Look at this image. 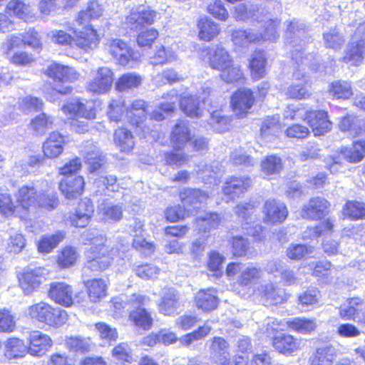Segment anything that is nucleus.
<instances>
[{
    "label": "nucleus",
    "mask_w": 365,
    "mask_h": 365,
    "mask_svg": "<svg viewBox=\"0 0 365 365\" xmlns=\"http://www.w3.org/2000/svg\"><path fill=\"white\" fill-rule=\"evenodd\" d=\"M256 102L255 92L251 88L242 87L235 90L230 96V107L236 119H243L252 113Z\"/></svg>",
    "instance_id": "nucleus-12"
},
{
    "label": "nucleus",
    "mask_w": 365,
    "mask_h": 365,
    "mask_svg": "<svg viewBox=\"0 0 365 365\" xmlns=\"http://www.w3.org/2000/svg\"><path fill=\"white\" fill-rule=\"evenodd\" d=\"M179 299L178 292L174 289H169L158 304L159 312L167 317L174 316L179 307Z\"/></svg>",
    "instance_id": "nucleus-37"
},
{
    "label": "nucleus",
    "mask_w": 365,
    "mask_h": 365,
    "mask_svg": "<svg viewBox=\"0 0 365 365\" xmlns=\"http://www.w3.org/2000/svg\"><path fill=\"white\" fill-rule=\"evenodd\" d=\"M107 50L117 63L126 66L135 60V52L129 43L120 38H111L106 43Z\"/></svg>",
    "instance_id": "nucleus-18"
},
{
    "label": "nucleus",
    "mask_w": 365,
    "mask_h": 365,
    "mask_svg": "<svg viewBox=\"0 0 365 365\" xmlns=\"http://www.w3.org/2000/svg\"><path fill=\"white\" fill-rule=\"evenodd\" d=\"M28 315L33 320L55 328L65 324L68 318L65 310L56 309L42 301L29 306Z\"/></svg>",
    "instance_id": "nucleus-9"
},
{
    "label": "nucleus",
    "mask_w": 365,
    "mask_h": 365,
    "mask_svg": "<svg viewBox=\"0 0 365 365\" xmlns=\"http://www.w3.org/2000/svg\"><path fill=\"white\" fill-rule=\"evenodd\" d=\"M232 255L234 258H243L247 256L250 250L249 241L240 235H235L229 240Z\"/></svg>",
    "instance_id": "nucleus-55"
},
{
    "label": "nucleus",
    "mask_w": 365,
    "mask_h": 365,
    "mask_svg": "<svg viewBox=\"0 0 365 365\" xmlns=\"http://www.w3.org/2000/svg\"><path fill=\"white\" fill-rule=\"evenodd\" d=\"M158 14V11L150 6H139L129 12L125 17V24L131 30L137 31L154 24Z\"/></svg>",
    "instance_id": "nucleus-15"
},
{
    "label": "nucleus",
    "mask_w": 365,
    "mask_h": 365,
    "mask_svg": "<svg viewBox=\"0 0 365 365\" xmlns=\"http://www.w3.org/2000/svg\"><path fill=\"white\" fill-rule=\"evenodd\" d=\"M252 186V179L250 176L232 175L228 178L222 187L224 195L233 200L236 196L247 192Z\"/></svg>",
    "instance_id": "nucleus-24"
},
{
    "label": "nucleus",
    "mask_w": 365,
    "mask_h": 365,
    "mask_svg": "<svg viewBox=\"0 0 365 365\" xmlns=\"http://www.w3.org/2000/svg\"><path fill=\"white\" fill-rule=\"evenodd\" d=\"M336 356L332 345L317 347L309 359V365H333Z\"/></svg>",
    "instance_id": "nucleus-42"
},
{
    "label": "nucleus",
    "mask_w": 365,
    "mask_h": 365,
    "mask_svg": "<svg viewBox=\"0 0 365 365\" xmlns=\"http://www.w3.org/2000/svg\"><path fill=\"white\" fill-rule=\"evenodd\" d=\"M91 240V246L85 252V267L91 272H103L113 262L112 250L107 245L105 235H96Z\"/></svg>",
    "instance_id": "nucleus-4"
},
{
    "label": "nucleus",
    "mask_w": 365,
    "mask_h": 365,
    "mask_svg": "<svg viewBox=\"0 0 365 365\" xmlns=\"http://www.w3.org/2000/svg\"><path fill=\"white\" fill-rule=\"evenodd\" d=\"M225 261V257L219 252L212 250L209 252L207 260V269L212 272L216 277L222 276V265Z\"/></svg>",
    "instance_id": "nucleus-59"
},
{
    "label": "nucleus",
    "mask_w": 365,
    "mask_h": 365,
    "mask_svg": "<svg viewBox=\"0 0 365 365\" xmlns=\"http://www.w3.org/2000/svg\"><path fill=\"white\" fill-rule=\"evenodd\" d=\"M274 323L268 324L265 329L267 336H270V344L274 351L284 356H297L303 349V339L289 333L278 334Z\"/></svg>",
    "instance_id": "nucleus-8"
},
{
    "label": "nucleus",
    "mask_w": 365,
    "mask_h": 365,
    "mask_svg": "<svg viewBox=\"0 0 365 365\" xmlns=\"http://www.w3.org/2000/svg\"><path fill=\"white\" fill-rule=\"evenodd\" d=\"M66 237L64 231L58 230L51 235H43L37 243L38 251L42 254L51 252Z\"/></svg>",
    "instance_id": "nucleus-46"
},
{
    "label": "nucleus",
    "mask_w": 365,
    "mask_h": 365,
    "mask_svg": "<svg viewBox=\"0 0 365 365\" xmlns=\"http://www.w3.org/2000/svg\"><path fill=\"white\" fill-rule=\"evenodd\" d=\"M344 219L356 221L365 219V204L357 200H347L341 210Z\"/></svg>",
    "instance_id": "nucleus-50"
},
{
    "label": "nucleus",
    "mask_w": 365,
    "mask_h": 365,
    "mask_svg": "<svg viewBox=\"0 0 365 365\" xmlns=\"http://www.w3.org/2000/svg\"><path fill=\"white\" fill-rule=\"evenodd\" d=\"M19 286L25 294L36 291L46 281V274L43 267H25L16 274Z\"/></svg>",
    "instance_id": "nucleus-13"
},
{
    "label": "nucleus",
    "mask_w": 365,
    "mask_h": 365,
    "mask_svg": "<svg viewBox=\"0 0 365 365\" xmlns=\"http://www.w3.org/2000/svg\"><path fill=\"white\" fill-rule=\"evenodd\" d=\"M331 206V202L325 197L314 196L302 205L300 215L304 220L317 221L330 212Z\"/></svg>",
    "instance_id": "nucleus-14"
},
{
    "label": "nucleus",
    "mask_w": 365,
    "mask_h": 365,
    "mask_svg": "<svg viewBox=\"0 0 365 365\" xmlns=\"http://www.w3.org/2000/svg\"><path fill=\"white\" fill-rule=\"evenodd\" d=\"M282 168V160L276 155H267L261 162V171L267 176L279 173Z\"/></svg>",
    "instance_id": "nucleus-57"
},
{
    "label": "nucleus",
    "mask_w": 365,
    "mask_h": 365,
    "mask_svg": "<svg viewBox=\"0 0 365 365\" xmlns=\"http://www.w3.org/2000/svg\"><path fill=\"white\" fill-rule=\"evenodd\" d=\"M111 356L119 365H131L135 362L133 350L125 342H120L114 346L111 350Z\"/></svg>",
    "instance_id": "nucleus-49"
},
{
    "label": "nucleus",
    "mask_w": 365,
    "mask_h": 365,
    "mask_svg": "<svg viewBox=\"0 0 365 365\" xmlns=\"http://www.w3.org/2000/svg\"><path fill=\"white\" fill-rule=\"evenodd\" d=\"M79 253L76 247L65 245L55 257V264L59 270H66L73 267L78 262Z\"/></svg>",
    "instance_id": "nucleus-32"
},
{
    "label": "nucleus",
    "mask_w": 365,
    "mask_h": 365,
    "mask_svg": "<svg viewBox=\"0 0 365 365\" xmlns=\"http://www.w3.org/2000/svg\"><path fill=\"white\" fill-rule=\"evenodd\" d=\"M222 218L220 215L215 212H209L203 216L195 219V223L199 227V233H209L211 230L218 228Z\"/></svg>",
    "instance_id": "nucleus-48"
},
{
    "label": "nucleus",
    "mask_w": 365,
    "mask_h": 365,
    "mask_svg": "<svg viewBox=\"0 0 365 365\" xmlns=\"http://www.w3.org/2000/svg\"><path fill=\"white\" fill-rule=\"evenodd\" d=\"M103 9L97 1H88L87 6L77 14L75 21L81 26L80 30L72 29L74 36L64 30H54L51 32L52 41L60 46L73 47L74 46L84 51L96 48L101 41L97 29L90 21L102 16Z\"/></svg>",
    "instance_id": "nucleus-2"
},
{
    "label": "nucleus",
    "mask_w": 365,
    "mask_h": 365,
    "mask_svg": "<svg viewBox=\"0 0 365 365\" xmlns=\"http://www.w3.org/2000/svg\"><path fill=\"white\" fill-rule=\"evenodd\" d=\"M58 187L62 195L67 200H76L81 197L86 187V181L82 175L63 178Z\"/></svg>",
    "instance_id": "nucleus-22"
},
{
    "label": "nucleus",
    "mask_w": 365,
    "mask_h": 365,
    "mask_svg": "<svg viewBox=\"0 0 365 365\" xmlns=\"http://www.w3.org/2000/svg\"><path fill=\"white\" fill-rule=\"evenodd\" d=\"M335 267L327 259L316 262L312 267L311 274L321 284H329L334 277Z\"/></svg>",
    "instance_id": "nucleus-39"
},
{
    "label": "nucleus",
    "mask_w": 365,
    "mask_h": 365,
    "mask_svg": "<svg viewBox=\"0 0 365 365\" xmlns=\"http://www.w3.org/2000/svg\"><path fill=\"white\" fill-rule=\"evenodd\" d=\"M54 125L53 118L46 113H40L31 119L29 128L36 135H43Z\"/></svg>",
    "instance_id": "nucleus-43"
},
{
    "label": "nucleus",
    "mask_w": 365,
    "mask_h": 365,
    "mask_svg": "<svg viewBox=\"0 0 365 365\" xmlns=\"http://www.w3.org/2000/svg\"><path fill=\"white\" fill-rule=\"evenodd\" d=\"M4 11L8 16L19 19L25 23L34 22L37 19L30 4L24 0H9Z\"/></svg>",
    "instance_id": "nucleus-25"
},
{
    "label": "nucleus",
    "mask_w": 365,
    "mask_h": 365,
    "mask_svg": "<svg viewBox=\"0 0 365 365\" xmlns=\"http://www.w3.org/2000/svg\"><path fill=\"white\" fill-rule=\"evenodd\" d=\"M287 328L294 332L309 334L317 328L315 319L305 317H294L286 322Z\"/></svg>",
    "instance_id": "nucleus-47"
},
{
    "label": "nucleus",
    "mask_w": 365,
    "mask_h": 365,
    "mask_svg": "<svg viewBox=\"0 0 365 365\" xmlns=\"http://www.w3.org/2000/svg\"><path fill=\"white\" fill-rule=\"evenodd\" d=\"M125 103L121 98H112L107 107L106 115L110 122L120 123L125 112Z\"/></svg>",
    "instance_id": "nucleus-54"
},
{
    "label": "nucleus",
    "mask_w": 365,
    "mask_h": 365,
    "mask_svg": "<svg viewBox=\"0 0 365 365\" xmlns=\"http://www.w3.org/2000/svg\"><path fill=\"white\" fill-rule=\"evenodd\" d=\"M309 230L312 232V235L315 238L330 235L335 230L334 220L327 217L320 221L318 224L309 227Z\"/></svg>",
    "instance_id": "nucleus-64"
},
{
    "label": "nucleus",
    "mask_w": 365,
    "mask_h": 365,
    "mask_svg": "<svg viewBox=\"0 0 365 365\" xmlns=\"http://www.w3.org/2000/svg\"><path fill=\"white\" fill-rule=\"evenodd\" d=\"M68 143L66 136L58 131H52L42 143L41 152L44 158L53 160L60 157Z\"/></svg>",
    "instance_id": "nucleus-20"
},
{
    "label": "nucleus",
    "mask_w": 365,
    "mask_h": 365,
    "mask_svg": "<svg viewBox=\"0 0 365 365\" xmlns=\"http://www.w3.org/2000/svg\"><path fill=\"white\" fill-rule=\"evenodd\" d=\"M93 212L94 207L91 200H81L76 210L68 215L67 221L72 227L85 228L91 221Z\"/></svg>",
    "instance_id": "nucleus-23"
},
{
    "label": "nucleus",
    "mask_w": 365,
    "mask_h": 365,
    "mask_svg": "<svg viewBox=\"0 0 365 365\" xmlns=\"http://www.w3.org/2000/svg\"><path fill=\"white\" fill-rule=\"evenodd\" d=\"M196 27L198 39L206 43L216 40L222 32L220 25L206 16L197 19Z\"/></svg>",
    "instance_id": "nucleus-27"
},
{
    "label": "nucleus",
    "mask_w": 365,
    "mask_h": 365,
    "mask_svg": "<svg viewBox=\"0 0 365 365\" xmlns=\"http://www.w3.org/2000/svg\"><path fill=\"white\" fill-rule=\"evenodd\" d=\"M178 197L182 205L194 207L205 202L208 195L198 188L185 187L179 191Z\"/></svg>",
    "instance_id": "nucleus-41"
},
{
    "label": "nucleus",
    "mask_w": 365,
    "mask_h": 365,
    "mask_svg": "<svg viewBox=\"0 0 365 365\" xmlns=\"http://www.w3.org/2000/svg\"><path fill=\"white\" fill-rule=\"evenodd\" d=\"M219 76L227 84H244L247 81L243 68L235 63L234 58L219 72Z\"/></svg>",
    "instance_id": "nucleus-36"
},
{
    "label": "nucleus",
    "mask_w": 365,
    "mask_h": 365,
    "mask_svg": "<svg viewBox=\"0 0 365 365\" xmlns=\"http://www.w3.org/2000/svg\"><path fill=\"white\" fill-rule=\"evenodd\" d=\"M339 153L349 163L355 164L362 161L365 158V140H354L350 146H341Z\"/></svg>",
    "instance_id": "nucleus-33"
},
{
    "label": "nucleus",
    "mask_w": 365,
    "mask_h": 365,
    "mask_svg": "<svg viewBox=\"0 0 365 365\" xmlns=\"http://www.w3.org/2000/svg\"><path fill=\"white\" fill-rule=\"evenodd\" d=\"M139 30L135 36L137 46L143 49L153 48L159 40V31L154 27L143 28Z\"/></svg>",
    "instance_id": "nucleus-45"
},
{
    "label": "nucleus",
    "mask_w": 365,
    "mask_h": 365,
    "mask_svg": "<svg viewBox=\"0 0 365 365\" xmlns=\"http://www.w3.org/2000/svg\"><path fill=\"white\" fill-rule=\"evenodd\" d=\"M60 204L56 192H40L35 185H23L16 193V204L10 195H1L0 213L6 217H18L27 220L41 211H53Z\"/></svg>",
    "instance_id": "nucleus-1"
},
{
    "label": "nucleus",
    "mask_w": 365,
    "mask_h": 365,
    "mask_svg": "<svg viewBox=\"0 0 365 365\" xmlns=\"http://www.w3.org/2000/svg\"><path fill=\"white\" fill-rule=\"evenodd\" d=\"M65 347L71 352L88 353L91 351V345L86 339L80 336H70L65 339Z\"/></svg>",
    "instance_id": "nucleus-60"
},
{
    "label": "nucleus",
    "mask_w": 365,
    "mask_h": 365,
    "mask_svg": "<svg viewBox=\"0 0 365 365\" xmlns=\"http://www.w3.org/2000/svg\"><path fill=\"white\" fill-rule=\"evenodd\" d=\"M142 83L141 76L136 73H125L120 75L115 83V88L123 92L138 88Z\"/></svg>",
    "instance_id": "nucleus-53"
},
{
    "label": "nucleus",
    "mask_w": 365,
    "mask_h": 365,
    "mask_svg": "<svg viewBox=\"0 0 365 365\" xmlns=\"http://www.w3.org/2000/svg\"><path fill=\"white\" fill-rule=\"evenodd\" d=\"M28 354L27 346L22 339L12 336L5 341V354L9 359H19Z\"/></svg>",
    "instance_id": "nucleus-51"
},
{
    "label": "nucleus",
    "mask_w": 365,
    "mask_h": 365,
    "mask_svg": "<svg viewBox=\"0 0 365 365\" xmlns=\"http://www.w3.org/2000/svg\"><path fill=\"white\" fill-rule=\"evenodd\" d=\"M267 58L263 50L255 51L248 65L253 81H259L266 76Z\"/></svg>",
    "instance_id": "nucleus-38"
},
{
    "label": "nucleus",
    "mask_w": 365,
    "mask_h": 365,
    "mask_svg": "<svg viewBox=\"0 0 365 365\" xmlns=\"http://www.w3.org/2000/svg\"><path fill=\"white\" fill-rule=\"evenodd\" d=\"M43 73L52 80L55 93L61 96L72 93L73 87L64 85L76 82L80 78V73L74 68L58 62H53L48 65Z\"/></svg>",
    "instance_id": "nucleus-7"
},
{
    "label": "nucleus",
    "mask_w": 365,
    "mask_h": 365,
    "mask_svg": "<svg viewBox=\"0 0 365 365\" xmlns=\"http://www.w3.org/2000/svg\"><path fill=\"white\" fill-rule=\"evenodd\" d=\"M30 47L34 51L40 53L43 47L39 32L34 27L29 28L23 33L10 35L1 44L3 53L10 64L19 68L33 66L36 57L22 48Z\"/></svg>",
    "instance_id": "nucleus-3"
},
{
    "label": "nucleus",
    "mask_w": 365,
    "mask_h": 365,
    "mask_svg": "<svg viewBox=\"0 0 365 365\" xmlns=\"http://www.w3.org/2000/svg\"><path fill=\"white\" fill-rule=\"evenodd\" d=\"M18 107L24 114H29L41 111L43 108V103L41 98L30 95L21 98Z\"/></svg>",
    "instance_id": "nucleus-58"
},
{
    "label": "nucleus",
    "mask_w": 365,
    "mask_h": 365,
    "mask_svg": "<svg viewBox=\"0 0 365 365\" xmlns=\"http://www.w3.org/2000/svg\"><path fill=\"white\" fill-rule=\"evenodd\" d=\"M114 73L111 69L107 67H100L96 71L94 77L86 86L87 91L93 94L108 93L113 86Z\"/></svg>",
    "instance_id": "nucleus-19"
},
{
    "label": "nucleus",
    "mask_w": 365,
    "mask_h": 365,
    "mask_svg": "<svg viewBox=\"0 0 365 365\" xmlns=\"http://www.w3.org/2000/svg\"><path fill=\"white\" fill-rule=\"evenodd\" d=\"M205 51L208 66L219 72L233 59L229 51L222 45H217L215 48L207 47Z\"/></svg>",
    "instance_id": "nucleus-28"
},
{
    "label": "nucleus",
    "mask_w": 365,
    "mask_h": 365,
    "mask_svg": "<svg viewBox=\"0 0 365 365\" xmlns=\"http://www.w3.org/2000/svg\"><path fill=\"white\" fill-rule=\"evenodd\" d=\"M94 327L98 333L101 340L108 343L115 342L118 338V332L116 328L112 327L103 322H98L94 324Z\"/></svg>",
    "instance_id": "nucleus-62"
},
{
    "label": "nucleus",
    "mask_w": 365,
    "mask_h": 365,
    "mask_svg": "<svg viewBox=\"0 0 365 365\" xmlns=\"http://www.w3.org/2000/svg\"><path fill=\"white\" fill-rule=\"evenodd\" d=\"M16 329L15 315L8 308L0 309V333H11Z\"/></svg>",
    "instance_id": "nucleus-61"
},
{
    "label": "nucleus",
    "mask_w": 365,
    "mask_h": 365,
    "mask_svg": "<svg viewBox=\"0 0 365 365\" xmlns=\"http://www.w3.org/2000/svg\"><path fill=\"white\" fill-rule=\"evenodd\" d=\"M150 297L139 292H134L127 300L129 307L127 319L133 327L143 331H148L154 325V318L150 310L145 307L150 302Z\"/></svg>",
    "instance_id": "nucleus-5"
},
{
    "label": "nucleus",
    "mask_w": 365,
    "mask_h": 365,
    "mask_svg": "<svg viewBox=\"0 0 365 365\" xmlns=\"http://www.w3.org/2000/svg\"><path fill=\"white\" fill-rule=\"evenodd\" d=\"M329 93L334 99L346 100L352 95V89L349 83L342 81L332 82L329 88Z\"/></svg>",
    "instance_id": "nucleus-56"
},
{
    "label": "nucleus",
    "mask_w": 365,
    "mask_h": 365,
    "mask_svg": "<svg viewBox=\"0 0 365 365\" xmlns=\"http://www.w3.org/2000/svg\"><path fill=\"white\" fill-rule=\"evenodd\" d=\"M192 139V133L187 122L180 120L172 128L169 140L174 150H182Z\"/></svg>",
    "instance_id": "nucleus-30"
},
{
    "label": "nucleus",
    "mask_w": 365,
    "mask_h": 365,
    "mask_svg": "<svg viewBox=\"0 0 365 365\" xmlns=\"http://www.w3.org/2000/svg\"><path fill=\"white\" fill-rule=\"evenodd\" d=\"M179 104L182 111L190 118H200L202 114L200 107V100L194 96L188 95L181 97Z\"/></svg>",
    "instance_id": "nucleus-52"
},
{
    "label": "nucleus",
    "mask_w": 365,
    "mask_h": 365,
    "mask_svg": "<svg viewBox=\"0 0 365 365\" xmlns=\"http://www.w3.org/2000/svg\"><path fill=\"white\" fill-rule=\"evenodd\" d=\"M128 123L135 128L146 120L148 113V104L143 99L133 100L125 110Z\"/></svg>",
    "instance_id": "nucleus-31"
},
{
    "label": "nucleus",
    "mask_w": 365,
    "mask_h": 365,
    "mask_svg": "<svg viewBox=\"0 0 365 365\" xmlns=\"http://www.w3.org/2000/svg\"><path fill=\"white\" fill-rule=\"evenodd\" d=\"M113 143L120 152L130 153L135 146L134 135L127 128L118 127L113 132Z\"/></svg>",
    "instance_id": "nucleus-40"
},
{
    "label": "nucleus",
    "mask_w": 365,
    "mask_h": 365,
    "mask_svg": "<svg viewBox=\"0 0 365 365\" xmlns=\"http://www.w3.org/2000/svg\"><path fill=\"white\" fill-rule=\"evenodd\" d=\"M48 297L56 304L64 307H71L74 304H83L85 297L83 291L75 294L72 286L64 282H55L49 285Z\"/></svg>",
    "instance_id": "nucleus-11"
},
{
    "label": "nucleus",
    "mask_w": 365,
    "mask_h": 365,
    "mask_svg": "<svg viewBox=\"0 0 365 365\" xmlns=\"http://www.w3.org/2000/svg\"><path fill=\"white\" fill-rule=\"evenodd\" d=\"M61 110L70 120L71 125L78 133H82L88 131V124L80 121L84 119L86 121H93L96 119L98 108L95 106H88L87 101L76 98L66 102Z\"/></svg>",
    "instance_id": "nucleus-6"
},
{
    "label": "nucleus",
    "mask_w": 365,
    "mask_h": 365,
    "mask_svg": "<svg viewBox=\"0 0 365 365\" xmlns=\"http://www.w3.org/2000/svg\"><path fill=\"white\" fill-rule=\"evenodd\" d=\"M164 218L166 222L175 223L183 221L187 217L185 208L180 205L168 206L163 211Z\"/></svg>",
    "instance_id": "nucleus-63"
},
{
    "label": "nucleus",
    "mask_w": 365,
    "mask_h": 365,
    "mask_svg": "<svg viewBox=\"0 0 365 365\" xmlns=\"http://www.w3.org/2000/svg\"><path fill=\"white\" fill-rule=\"evenodd\" d=\"M88 301L92 304L102 302L108 296L109 280L93 277L83 282Z\"/></svg>",
    "instance_id": "nucleus-21"
},
{
    "label": "nucleus",
    "mask_w": 365,
    "mask_h": 365,
    "mask_svg": "<svg viewBox=\"0 0 365 365\" xmlns=\"http://www.w3.org/2000/svg\"><path fill=\"white\" fill-rule=\"evenodd\" d=\"M28 354L34 357H41L46 355L53 346L51 336L40 330H31L27 336Z\"/></svg>",
    "instance_id": "nucleus-17"
},
{
    "label": "nucleus",
    "mask_w": 365,
    "mask_h": 365,
    "mask_svg": "<svg viewBox=\"0 0 365 365\" xmlns=\"http://www.w3.org/2000/svg\"><path fill=\"white\" fill-rule=\"evenodd\" d=\"M365 60V40L351 41L348 43L341 61L353 66H360Z\"/></svg>",
    "instance_id": "nucleus-34"
},
{
    "label": "nucleus",
    "mask_w": 365,
    "mask_h": 365,
    "mask_svg": "<svg viewBox=\"0 0 365 365\" xmlns=\"http://www.w3.org/2000/svg\"><path fill=\"white\" fill-rule=\"evenodd\" d=\"M193 302L196 308L204 313H210L217 309L220 299L217 290L212 287L200 289L195 294Z\"/></svg>",
    "instance_id": "nucleus-26"
},
{
    "label": "nucleus",
    "mask_w": 365,
    "mask_h": 365,
    "mask_svg": "<svg viewBox=\"0 0 365 365\" xmlns=\"http://www.w3.org/2000/svg\"><path fill=\"white\" fill-rule=\"evenodd\" d=\"M262 213L264 222L270 225H281L289 216V210L286 204L276 199L265 200Z\"/></svg>",
    "instance_id": "nucleus-16"
},
{
    "label": "nucleus",
    "mask_w": 365,
    "mask_h": 365,
    "mask_svg": "<svg viewBox=\"0 0 365 365\" xmlns=\"http://www.w3.org/2000/svg\"><path fill=\"white\" fill-rule=\"evenodd\" d=\"M259 295L264 304L267 307H277L285 304L291 297L290 294L279 290L272 283L263 285Z\"/></svg>",
    "instance_id": "nucleus-29"
},
{
    "label": "nucleus",
    "mask_w": 365,
    "mask_h": 365,
    "mask_svg": "<svg viewBox=\"0 0 365 365\" xmlns=\"http://www.w3.org/2000/svg\"><path fill=\"white\" fill-rule=\"evenodd\" d=\"M302 120L314 137L326 135L332 130L334 125L328 110L322 108L306 109Z\"/></svg>",
    "instance_id": "nucleus-10"
},
{
    "label": "nucleus",
    "mask_w": 365,
    "mask_h": 365,
    "mask_svg": "<svg viewBox=\"0 0 365 365\" xmlns=\"http://www.w3.org/2000/svg\"><path fill=\"white\" fill-rule=\"evenodd\" d=\"M299 83L291 84L285 92L286 98L293 100H306L311 98L312 82L303 74L297 78Z\"/></svg>",
    "instance_id": "nucleus-35"
},
{
    "label": "nucleus",
    "mask_w": 365,
    "mask_h": 365,
    "mask_svg": "<svg viewBox=\"0 0 365 365\" xmlns=\"http://www.w3.org/2000/svg\"><path fill=\"white\" fill-rule=\"evenodd\" d=\"M262 274L263 271L260 267L250 264L240 273L237 283L242 287H250L261 279Z\"/></svg>",
    "instance_id": "nucleus-44"
}]
</instances>
